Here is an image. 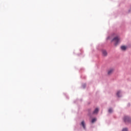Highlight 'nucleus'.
Masks as SVG:
<instances>
[{
	"mask_svg": "<svg viewBox=\"0 0 131 131\" xmlns=\"http://www.w3.org/2000/svg\"><path fill=\"white\" fill-rule=\"evenodd\" d=\"M96 120H97V119L96 118H93L92 120V123H94V122H95V121H96Z\"/></svg>",
	"mask_w": 131,
	"mask_h": 131,
	"instance_id": "10",
	"label": "nucleus"
},
{
	"mask_svg": "<svg viewBox=\"0 0 131 131\" xmlns=\"http://www.w3.org/2000/svg\"><path fill=\"white\" fill-rule=\"evenodd\" d=\"M81 125L83 126V128L85 129V123H84V121L81 122Z\"/></svg>",
	"mask_w": 131,
	"mask_h": 131,
	"instance_id": "6",
	"label": "nucleus"
},
{
	"mask_svg": "<svg viewBox=\"0 0 131 131\" xmlns=\"http://www.w3.org/2000/svg\"><path fill=\"white\" fill-rule=\"evenodd\" d=\"M122 131H128V130L127 129V128H125L123 129Z\"/></svg>",
	"mask_w": 131,
	"mask_h": 131,
	"instance_id": "11",
	"label": "nucleus"
},
{
	"mask_svg": "<svg viewBox=\"0 0 131 131\" xmlns=\"http://www.w3.org/2000/svg\"><path fill=\"white\" fill-rule=\"evenodd\" d=\"M112 41L114 42V43L115 46H116L120 42V38L119 37V36L115 37L113 39Z\"/></svg>",
	"mask_w": 131,
	"mask_h": 131,
	"instance_id": "1",
	"label": "nucleus"
},
{
	"mask_svg": "<svg viewBox=\"0 0 131 131\" xmlns=\"http://www.w3.org/2000/svg\"><path fill=\"white\" fill-rule=\"evenodd\" d=\"M113 111V110H112V108H110L108 110L109 113H112Z\"/></svg>",
	"mask_w": 131,
	"mask_h": 131,
	"instance_id": "8",
	"label": "nucleus"
},
{
	"mask_svg": "<svg viewBox=\"0 0 131 131\" xmlns=\"http://www.w3.org/2000/svg\"><path fill=\"white\" fill-rule=\"evenodd\" d=\"M121 50H122V51H125V50H126V47L121 46Z\"/></svg>",
	"mask_w": 131,
	"mask_h": 131,
	"instance_id": "7",
	"label": "nucleus"
},
{
	"mask_svg": "<svg viewBox=\"0 0 131 131\" xmlns=\"http://www.w3.org/2000/svg\"><path fill=\"white\" fill-rule=\"evenodd\" d=\"M102 53L103 56H106L107 55V51H106V50H102Z\"/></svg>",
	"mask_w": 131,
	"mask_h": 131,
	"instance_id": "5",
	"label": "nucleus"
},
{
	"mask_svg": "<svg viewBox=\"0 0 131 131\" xmlns=\"http://www.w3.org/2000/svg\"><path fill=\"white\" fill-rule=\"evenodd\" d=\"M113 71H114V70H113V69L109 70L107 72L108 75L112 74V73H113Z\"/></svg>",
	"mask_w": 131,
	"mask_h": 131,
	"instance_id": "3",
	"label": "nucleus"
},
{
	"mask_svg": "<svg viewBox=\"0 0 131 131\" xmlns=\"http://www.w3.org/2000/svg\"><path fill=\"white\" fill-rule=\"evenodd\" d=\"M99 112V108H96L93 112V114H97Z\"/></svg>",
	"mask_w": 131,
	"mask_h": 131,
	"instance_id": "4",
	"label": "nucleus"
},
{
	"mask_svg": "<svg viewBox=\"0 0 131 131\" xmlns=\"http://www.w3.org/2000/svg\"><path fill=\"white\" fill-rule=\"evenodd\" d=\"M119 95H120V91H118L117 93V96H118V97H120Z\"/></svg>",
	"mask_w": 131,
	"mask_h": 131,
	"instance_id": "9",
	"label": "nucleus"
},
{
	"mask_svg": "<svg viewBox=\"0 0 131 131\" xmlns=\"http://www.w3.org/2000/svg\"><path fill=\"white\" fill-rule=\"evenodd\" d=\"M123 119L125 123H129V122H131V118L128 116H124Z\"/></svg>",
	"mask_w": 131,
	"mask_h": 131,
	"instance_id": "2",
	"label": "nucleus"
}]
</instances>
